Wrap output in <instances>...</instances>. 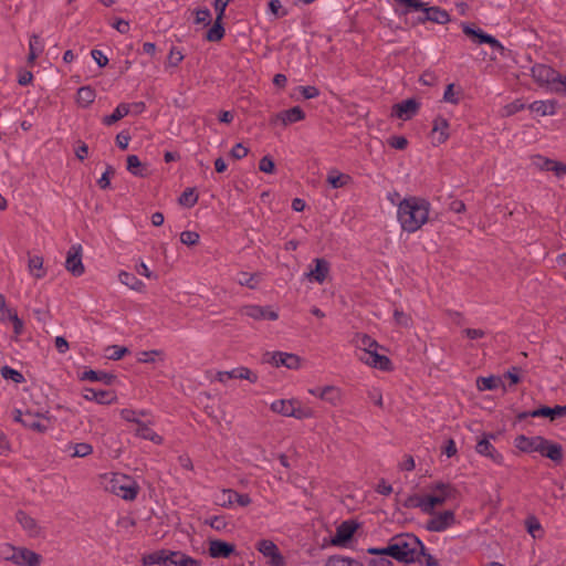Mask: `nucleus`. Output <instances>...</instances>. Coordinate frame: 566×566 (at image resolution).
Segmentation results:
<instances>
[{
    "label": "nucleus",
    "mask_w": 566,
    "mask_h": 566,
    "mask_svg": "<svg viewBox=\"0 0 566 566\" xmlns=\"http://www.w3.org/2000/svg\"><path fill=\"white\" fill-rule=\"evenodd\" d=\"M368 553L386 555L401 563L421 562L420 555H424L422 542L413 534L403 533L390 538L384 548H369Z\"/></svg>",
    "instance_id": "obj_1"
},
{
    "label": "nucleus",
    "mask_w": 566,
    "mask_h": 566,
    "mask_svg": "<svg viewBox=\"0 0 566 566\" xmlns=\"http://www.w3.org/2000/svg\"><path fill=\"white\" fill-rule=\"evenodd\" d=\"M430 205L424 199L409 197L398 205V221L407 232L419 230L429 218Z\"/></svg>",
    "instance_id": "obj_2"
},
{
    "label": "nucleus",
    "mask_w": 566,
    "mask_h": 566,
    "mask_svg": "<svg viewBox=\"0 0 566 566\" xmlns=\"http://www.w3.org/2000/svg\"><path fill=\"white\" fill-rule=\"evenodd\" d=\"M104 488L124 500H134L138 492L137 483L130 476L122 473L106 474L104 476Z\"/></svg>",
    "instance_id": "obj_3"
},
{
    "label": "nucleus",
    "mask_w": 566,
    "mask_h": 566,
    "mask_svg": "<svg viewBox=\"0 0 566 566\" xmlns=\"http://www.w3.org/2000/svg\"><path fill=\"white\" fill-rule=\"evenodd\" d=\"M0 555L4 560H10L19 566H34L35 554L23 547H14L4 544L0 547Z\"/></svg>",
    "instance_id": "obj_4"
},
{
    "label": "nucleus",
    "mask_w": 566,
    "mask_h": 566,
    "mask_svg": "<svg viewBox=\"0 0 566 566\" xmlns=\"http://www.w3.org/2000/svg\"><path fill=\"white\" fill-rule=\"evenodd\" d=\"M430 490L431 493L424 496L427 514H433L437 506L444 504L454 495V489L447 483H437Z\"/></svg>",
    "instance_id": "obj_5"
},
{
    "label": "nucleus",
    "mask_w": 566,
    "mask_h": 566,
    "mask_svg": "<svg viewBox=\"0 0 566 566\" xmlns=\"http://www.w3.org/2000/svg\"><path fill=\"white\" fill-rule=\"evenodd\" d=\"M255 547L268 559L270 566H285V559L273 541L261 539Z\"/></svg>",
    "instance_id": "obj_6"
},
{
    "label": "nucleus",
    "mask_w": 566,
    "mask_h": 566,
    "mask_svg": "<svg viewBox=\"0 0 566 566\" xmlns=\"http://www.w3.org/2000/svg\"><path fill=\"white\" fill-rule=\"evenodd\" d=\"M240 314L254 321H276L279 313L272 306L244 305L240 308Z\"/></svg>",
    "instance_id": "obj_7"
},
{
    "label": "nucleus",
    "mask_w": 566,
    "mask_h": 566,
    "mask_svg": "<svg viewBox=\"0 0 566 566\" xmlns=\"http://www.w3.org/2000/svg\"><path fill=\"white\" fill-rule=\"evenodd\" d=\"M82 253L83 250L80 244H73L67 251L65 269L74 276H81L85 272Z\"/></svg>",
    "instance_id": "obj_8"
},
{
    "label": "nucleus",
    "mask_w": 566,
    "mask_h": 566,
    "mask_svg": "<svg viewBox=\"0 0 566 566\" xmlns=\"http://www.w3.org/2000/svg\"><path fill=\"white\" fill-rule=\"evenodd\" d=\"M217 502L219 505L230 509L234 504L240 506H248L251 504V497L248 494L238 493L231 489H223L221 493L217 497Z\"/></svg>",
    "instance_id": "obj_9"
},
{
    "label": "nucleus",
    "mask_w": 566,
    "mask_h": 566,
    "mask_svg": "<svg viewBox=\"0 0 566 566\" xmlns=\"http://www.w3.org/2000/svg\"><path fill=\"white\" fill-rule=\"evenodd\" d=\"M228 379H244L254 384L258 381V375L244 366L231 370L218 371L216 374V380L219 382L226 384Z\"/></svg>",
    "instance_id": "obj_10"
},
{
    "label": "nucleus",
    "mask_w": 566,
    "mask_h": 566,
    "mask_svg": "<svg viewBox=\"0 0 566 566\" xmlns=\"http://www.w3.org/2000/svg\"><path fill=\"white\" fill-rule=\"evenodd\" d=\"M455 523V515L453 511H443L432 514V517L427 522V530L430 532H443Z\"/></svg>",
    "instance_id": "obj_11"
},
{
    "label": "nucleus",
    "mask_w": 566,
    "mask_h": 566,
    "mask_svg": "<svg viewBox=\"0 0 566 566\" xmlns=\"http://www.w3.org/2000/svg\"><path fill=\"white\" fill-rule=\"evenodd\" d=\"M269 363H271L275 367L285 366L289 369H300L302 366V359L300 356L292 353L284 352H274L268 353Z\"/></svg>",
    "instance_id": "obj_12"
},
{
    "label": "nucleus",
    "mask_w": 566,
    "mask_h": 566,
    "mask_svg": "<svg viewBox=\"0 0 566 566\" xmlns=\"http://www.w3.org/2000/svg\"><path fill=\"white\" fill-rule=\"evenodd\" d=\"M358 358L361 363L384 371L392 369L390 359L387 356L379 354L378 349L368 352V354H360Z\"/></svg>",
    "instance_id": "obj_13"
},
{
    "label": "nucleus",
    "mask_w": 566,
    "mask_h": 566,
    "mask_svg": "<svg viewBox=\"0 0 566 566\" xmlns=\"http://www.w3.org/2000/svg\"><path fill=\"white\" fill-rule=\"evenodd\" d=\"M305 118V113L300 106H294L290 109L282 111L275 114L272 118L273 124L280 123L282 126H287L293 123L301 122Z\"/></svg>",
    "instance_id": "obj_14"
},
{
    "label": "nucleus",
    "mask_w": 566,
    "mask_h": 566,
    "mask_svg": "<svg viewBox=\"0 0 566 566\" xmlns=\"http://www.w3.org/2000/svg\"><path fill=\"white\" fill-rule=\"evenodd\" d=\"M545 439L541 436L526 437L517 436L514 440L515 447L523 452H539Z\"/></svg>",
    "instance_id": "obj_15"
},
{
    "label": "nucleus",
    "mask_w": 566,
    "mask_h": 566,
    "mask_svg": "<svg viewBox=\"0 0 566 566\" xmlns=\"http://www.w3.org/2000/svg\"><path fill=\"white\" fill-rule=\"evenodd\" d=\"M357 523L354 521H345L337 528L336 533L332 538V544L340 546L346 544L354 535L357 530Z\"/></svg>",
    "instance_id": "obj_16"
},
{
    "label": "nucleus",
    "mask_w": 566,
    "mask_h": 566,
    "mask_svg": "<svg viewBox=\"0 0 566 566\" xmlns=\"http://www.w3.org/2000/svg\"><path fill=\"white\" fill-rule=\"evenodd\" d=\"M419 103L413 98H409L395 104L392 107V115L402 120H408L417 113Z\"/></svg>",
    "instance_id": "obj_17"
},
{
    "label": "nucleus",
    "mask_w": 566,
    "mask_h": 566,
    "mask_svg": "<svg viewBox=\"0 0 566 566\" xmlns=\"http://www.w3.org/2000/svg\"><path fill=\"white\" fill-rule=\"evenodd\" d=\"M315 266L305 273V277L322 284L329 274V263L325 259H315Z\"/></svg>",
    "instance_id": "obj_18"
},
{
    "label": "nucleus",
    "mask_w": 566,
    "mask_h": 566,
    "mask_svg": "<svg viewBox=\"0 0 566 566\" xmlns=\"http://www.w3.org/2000/svg\"><path fill=\"white\" fill-rule=\"evenodd\" d=\"M493 434H484L481 440L478 441L475 450L479 454L491 458L494 462L501 463L503 458L496 452L494 447L491 444V439H493Z\"/></svg>",
    "instance_id": "obj_19"
},
{
    "label": "nucleus",
    "mask_w": 566,
    "mask_h": 566,
    "mask_svg": "<svg viewBox=\"0 0 566 566\" xmlns=\"http://www.w3.org/2000/svg\"><path fill=\"white\" fill-rule=\"evenodd\" d=\"M83 398L90 401H96L101 405H109L116 400V395L106 390H96L93 388H85L82 394Z\"/></svg>",
    "instance_id": "obj_20"
},
{
    "label": "nucleus",
    "mask_w": 566,
    "mask_h": 566,
    "mask_svg": "<svg viewBox=\"0 0 566 566\" xmlns=\"http://www.w3.org/2000/svg\"><path fill=\"white\" fill-rule=\"evenodd\" d=\"M165 566H201L200 562L178 551L167 552Z\"/></svg>",
    "instance_id": "obj_21"
},
{
    "label": "nucleus",
    "mask_w": 566,
    "mask_h": 566,
    "mask_svg": "<svg viewBox=\"0 0 566 566\" xmlns=\"http://www.w3.org/2000/svg\"><path fill=\"white\" fill-rule=\"evenodd\" d=\"M424 17L420 19L421 22L431 21L439 24H446L449 22V13L439 7H428L427 3L422 9Z\"/></svg>",
    "instance_id": "obj_22"
},
{
    "label": "nucleus",
    "mask_w": 566,
    "mask_h": 566,
    "mask_svg": "<svg viewBox=\"0 0 566 566\" xmlns=\"http://www.w3.org/2000/svg\"><path fill=\"white\" fill-rule=\"evenodd\" d=\"M234 549L235 547L233 544L220 539L210 541L209 543V554L213 558L229 557Z\"/></svg>",
    "instance_id": "obj_23"
},
{
    "label": "nucleus",
    "mask_w": 566,
    "mask_h": 566,
    "mask_svg": "<svg viewBox=\"0 0 566 566\" xmlns=\"http://www.w3.org/2000/svg\"><path fill=\"white\" fill-rule=\"evenodd\" d=\"M566 415V406H556L554 408L543 407L531 412H523L518 417L521 419L531 416V417H549L554 420L557 417H562Z\"/></svg>",
    "instance_id": "obj_24"
},
{
    "label": "nucleus",
    "mask_w": 566,
    "mask_h": 566,
    "mask_svg": "<svg viewBox=\"0 0 566 566\" xmlns=\"http://www.w3.org/2000/svg\"><path fill=\"white\" fill-rule=\"evenodd\" d=\"M13 420L29 429H35V416L27 407H17L13 409Z\"/></svg>",
    "instance_id": "obj_25"
},
{
    "label": "nucleus",
    "mask_w": 566,
    "mask_h": 566,
    "mask_svg": "<svg viewBox=\"0 0 566 566\" xmlns=\"http://www.w3.org/2000/svg\"><path fill=\"white\" fill-rule=\"evenodd\" d=\"M533 78L539 84H551L553 76H555V70L544 65L536 64L531 70Z\"/></svg>",
    "instance_id": "obj_26"
},
{
    "label": "nucleus",
    "mask_w": 566,
    "mask_h": 566,
    "mask_svg": "<svg viewBox=\"0 0 566 566\" xmlns=\"http://www.w3.org/2000/svg\"><path fill=\"white\" fill-rule=\"evenodd\" d=\"M432 138L438 144H442L449 138V123L446 118L437 117L433 120Z\"/></svg>",
    "instance_id": "obj_27"
},
{
    "label": "nucleus",
    "mask_w": 566,
    "mask_h": 566,
    "mask_svg": "<svg viewBox=\"0 0 566 566\" xmlns=\"http://www.w3.org/2000/svg\"><path fill=\"white\" fill-rule=\"evenodd\" d=\"M353 342L361 354H368V352L381 348L380 345L367 334H356Z\"/></svg>",
    "instance_id": "obj_28"
},
{
    "label": "nucleus",
    "mask_w": 566,
    "mask_h": 566,
    "mask_svg": "<svg viewBox=\"0 0 566 566\" xmlns=\"http://www.w3.org/2000/svg\"><path fill=\"white\" fill-rule=\"evenodd\" d=\"M539 453L554 462H560L563 459V448L558 443L551 442L545 439Z\"/></svg>",
    "instance_id": "obj_29"
},
{
    "label": "nucleus",
    "mask_w": 566,
    "mask_h": 566,
    "mask_svg": "<svg viewBox=\"0 0 566 566\" xmlns=\"http://www.w3.org/2000/svg\"><path fill=\"white\" fill-rule=\"evenodd\" d=\"M318 398L332 406H338L342 402V391L335 386H325L321 388Z\"/></svg>",
    "instance_id": "obj_30"
},
{
    "label": "nucleus",
    "mask_w": 566,
    "mask_h": 566,
    "mask_svg": "<svg viewBox=\"0 0 566 566\" xmlns=\"http://www.w3.org/2000/svg\"><path fill=\"white\" fill-rule=\"evenodd\" d=\"M118 281L127 286L128 289L136 291V292H144L145 290V283L137 279L133 273H129L127 271H120L118 273Z\"/></svg>",
    "instance_id": "obj_31"
},
{
    "label": "nucleus",
    "mask_w": 566,
    "mask_h": 566,
    "mask_svg": "<svg viewBox=\"0 0 566 566\" xmlns=\"http://www.w3.org/2000/svg\"><path fill=\"white\" fill-rule=\"evenodd\" d=\"M462 31L465 35L470 36L478 44H488L493 38L492 35L483 32L481 29H475L471 24L462 23Z\"/></svg>",
    "instance_id": "obj_32"
},
{
    "label": "nucleus",
    "mask_w": 566,
    "mask_h": 566,
    "mask_svg": "<svg viewBox=\"0 0 566 566\" xmlns=\"http://www.w3.org/2000/svg\"><path fill=\"white\" fill-rule=\"evenodd\" d=\"M295 399H279L271 403L270 409L283 417H291Z\"/></svg>",
    "instance_id": "obj_33"
},
{
    "label": "nucleus",
    "mask_w": 566,
    "mask_h": 566,
    "mask_svg": "<svg viewBox=\"0 0 566 566\" xmlns=\"http://www.w3.org/2000/svg\"><path fill=\"white\" fill-rule=\"evenodd\" d=\"M327 182L331 185L332 188H343L347 186L349 182H352V177L349 175L339 172L336 169H332L327 175Z\"/></svg>",
    "instance_id": "obj_34"
},
{
    "label": "nucleus",
    "mask_w": 566,
    "mask_h": 566,
    "mask_svg": "<svg viewBox=\"0 0 566 566\" xmlns=\"http://www.w3.org/2000/svg\"><path fill=\"white\" fill-rule=\"evenodd\" d=\"M129 112H130V105L126 104V103H122L115 108V111L111 115L104 116L102 122L104 125L111 126V125L115 124L116 122H118L119 119H122L123 117H125L126 115H128Z\"/></svg>",
    "instance_id": "obj_35"
},
{
    "label": "nucleus",
    "mask_w": 566,
    "mask_h": 566,
    "mask_svg": "<svg viewBox=\"0 0 566 566\" xmlns=\"http://www.w3.org/2000/svg\"><path fill=\"white\" fill-rule=\"evenodd\" d=\"M530 109L542 116L554 115L556 113L555 101H535L530 105Z\"/></svg>",
    "instance_id": "obj_36"
},
{
    "label": "nucleus",
    "mask_w": 566,
    "mask_h": 566,
    "mask_svg": "<svg viewBox=\"0 0 566 566\" xmlns=\"http://www.w3.org/2000/svg\"><path fill=\"white\" fill-rule=\"evenodd\" d=\"M167 552H168V549H159V551L146 554L143 556L142 563L145 566H150V565L165 566L166 558H167Z\"/></svg>",
    "instance_id": "obj_37"
},
{
    "label": "nucleus",
    "mask_w": 566,
    "mask_h": 566,
    "mask_svg": "<svg viewBox=\"0 0 566 566\" xmlns=\"http://www.w3.org/2000/svg\"><path fill=\"white\" fill-rule=\"evenodd\" d=\"M137 426L138 427L136 429V436L146 440H150L151 442L157 444L163 443V438L159 434H157L154 430H151L146 423L139 421Z\"/></svg>",
    "instance_id": "obj_38"
},
{
    "label": "nucleus",
    "mask_w": 566,
    "mask_h": 566,
    "mask_svg": "<svg viewBox=\"0 0 566 566\" xmlns=\"http://www.w3.org/2000/svg\"><path fill=\"white\" fill-rule=\"evenodd\" d=\"M95 91L91 86H83L78 88L76 102L81 107L90 106L95 99Z\"/></svg>",
    "instance_id": "obj_39"
},
{
    "label": "nucleus",
    "mask_w": 566,
    "mask_h": 566,
    "mask_svg": "<svg viewBox=\"0 0 566 566\" xmlns=\"http://www.w3.org/2000/svg\"><path fill=\"white\" fill-rule=\"evenodd\" d=\"M115 376L107 373L86 370L82 375L83 380L102 381L106 385H111L115 380Z\"/></svg>",
    "instance_id": "obj_40"
},
{
    "label": "nucleus",
    "mask_w": 566,
    "mask_h": 566,
    "mask_svg": "<svg viewBox=\"0 0 566 566\" xmlns=\"http://www.w3.org/2000/svg\"><path fill=\"white\" fill-rule=\"evenodd\" d=\"M67 451L72 458H85L93 452V447L86 442L72 443L67 446Z\"/></svg>",
    "instance_id": "obj_41"
},
{
    "label": "nucleus",
    "mask_w": 566,
    "mask_h": 566,
    "mask_svg": "<svg viewBox=\"0 0 566 566\" xmlns=\"http://www.w3.org/2000/svg\"><path fill=\"white\" fill-rule=\"evenodd\" d=\"M502 385V380L495 376L479 377L476 379V387L480 391L493 390Z\"/></svg>",
    "instance_id": "obj_42"
},
{
    "label": "nucleus",
    "mask_w": 566,
    "mask_h": 566,
    "mask_svg": "<svg viewBox=\"0 0 566 566\" xmlns=\"http://www.w3.org/2000/svg\"><path fill=\"white\" fill-rule=\"evenodd\" d=\"M237 282L242 286L254 290L259 285L260 275L258 273L250 274L248 272H241L238 274Z\"/></svg>",
    "instance_id": "obj_43"
},
{
    "label": "nucleus",
    "mask_w": 566,
    "mask_h": 566,
    "mask_svg": "<svg viewBox=\"0 0 566 566\" xmlns=\"http://www.w3.org/2000/svg\"><path fill=\"white\" fill-rule=\"evenodd\" d=\"M223 36L224 28L222 25V20H218V18H216L213 25L208 30L206 34V39L210 42H217L220 41Z\"/></svg>",
    "instance_id": "obj_44"
},
{
    "label": "nucleus",
    "mask_w": 566,
    "mask_h": 566,
    "mask_svg": "<svg viewBox=\"0 0 566 566\" xmlns=\"http://www.w3.org/2000/svg\"><path fill=\"white\" fill-rule=\"evenodd\" d=\"M314 416L315 411L312 408L303 406L298 400L295 399V405L293 407V413L291 417L303 420L313 418Z\"/></svg>",
    "instance_id": "obj_45"
},
{
    "label": "nucleus",
    "mask_w": 566,
    "mask_h": 566,
    "mask_svg": "<svg viewBox=\"0 0 566 566\" xmlns=\"http://www.w3.org/2000/svg\"><path fill=\"white\" fill-rule=\"evenodd\" d=\"M127 170L136 177L145 176L143 170V164L136 155H129L127 157Z\"/></svg>",
    "instance_id": "obj_46"
},
{
    "label": "nucleus",
    "mask_w": 566,
    "mask_h": 566,
    "mask_svg": "<svg viewBox=\"0 0 566 566\" xmlns=\"http://www.w3.org/2000/svg\"><path fill=\"white\" fill-rule=\"evenodd\" d=\"M394 321L396 325L403 328H410L413 325L411 316L399 308L394 310Z\"/></svg>",
    "instance_id": "obj_47"
},
{
    "label": "nucleus",
    "mask_w": 566,
    "mask_h": 566,
    "mask_svg": "<svg viewBox=\"0 0 566 566\" xmlns=\"http://www.w3.org/2000/svg\"><path fill=\"white\" fill-rule=\"evenodd\" d=\"M402 505L407 509L419 507L423 513L427 514L424 496L409 495L407 499H405Z\"/></svg>",
    "instance_id": "obj_48"
},
{
    "label": "nucleus",
    "mask_w": 566,
    "mask_h": 566,
    "mask_svg": "<svg viewBox=\"0 0 566 566\" xmlns=\"http://www.w3.org/2000/svg\"><path fill=\"white\" fill-rule=\"evenodd\" d=\"M0 373L4 379H10V380L14 381L15 384H20V382L24 381L23 375L20 371L12 369L9 366H3L0 370Z\"/></svg>",
    "instance_id": "obj_49"
},
{
    "label": "nucleus",
    "mask_w": 566,
    "mask_h": 566,
    "mask_svg": "<svg viewBox=\"0 0 566 566\" xmlns=\"http://www.w3.org/2000/svg\"><path fill=\"white\" fill-rule=\"evenodd\" d=\"M492 50H493V53L491 55V60L492 61H495L497 60L499 57H504L506 56V52L507 50L502 45V43L495 39L494 36L490 40V42L488 43Z\"/></svg>",
    "instance_id": "obj_50"
},
{
    "label": "nucleus",
    "mask_w": 566,
    "mask_h": 566,
    "mask_svg": "<svg viewBox=\"0 0 566 566\" xmlns=\"http://www.w3.org/2000/svg\"><path fill=\"white\" fill-rule=\"evenodd\" d=\"M326 566H363L359 562L339 556L329 557Z\"/></svg>",
    "instance_id": "obj_51"
},
{
    "label": "nucleus",
    "mask_w": 566,
    "mask_h": 566,
    "mask_svg": "<svg viewBox=\"0 0 566 566\" xmlns=\"http://www.w3.org/2000/svg\"><path fill=\"white\" fill-rule=\"evenodd\" d=\"M179 203L185 207H192L197 203L198 197L193 189H186L179 197Z\"/></svg>",
    "instance_id": "obj_52"
},
{
    "label": "nucleus",
    "mask_w": 566,
    "mask_h": 566,
    "mask_svg": "<svg viewBox=\"0 0 566 566\" xmlns=\"http://www.w3.org/2000/svg\"><path fill=\"white\" fill-rule=\"evenodd\" d=\"M531 165L538 170H548L552 159L542 155H533L530 157Z\"/></svg>",
    "instance_id": "obj_53"
},
{
    "label": "nucleus",
    "mask_w": 566,
    "mask_h": 566,
    "mask_svg": "<svg viewBox=\"0 0 566 566\" xmlns=\"http://www.w3.org/2000/svg\"><path fill=\"white\" fill-rule=\"evenodd\" d=\"M551 84L553 85V92L566 93V76H563L562 74L555 71V76H553V81Z\"/></svg>",
    "instance_id": "obj_54"
},
{
    "label": "nucleus",
    "mask_w": 566,
    "mask_h": 566,
    "mask_svg": "<svg viewBox=\"0 0 566 566\" xmlns=\"http://www.w3.org/2000/svg\"><path fill=\"white\" fill-rule=\"evenodd\" d=\"M551 84L553 85V92L566 93V76H563L562 74L555 71V76H553V81Z\"/></svg>",
    "instance_id": "obj_55"
},
{
    "label": "nucleus",
    "mask_w": 566,
    "mask_h": 566,
    "mask_svg": "<svg viewBox=\"0 0 566 566\" xmlns=\"http://www.w3.org/2000/svg\"><path fill=\"white\" fill-rule=\"evenodd\" d=\"M164 355L163 350L153 349V350H146L138 354V361L139 363H155V357H161Z\"/></svg>",
    "instance_id": "obj_56"
},
{
    "label": "nucleus",
    "mask_w": 566,
    "mask_h": 566,
    "mask_svg": "<svg viewBox=\"0 0 566 566\" xmlns=\"http://www.w3.org/2000/svg\"><path fill=\"white\" fill-rule=\"evenodd\" d=\"M397 3L405 6L407 9L402 12L403 14L408 13L409 10L422 11L424 8V2L420 0H395Z\"/></svg>",
    "instance_id": "obj_57"
},
{
    "label": "nucleus",
    "mask_w": 566,
    "mask_h": 566,
    "mask_svg": "<svg viewBox=\"0 0 566 566\" xmlns=\"http://www.w3.org/2000/svg\"><path fill=\"white\" fill-rule=\"evenodd\" d=\"M200 235L195 231H182L180 233V241L186 245H196L199 242Z\"/></svg>",
    "instance_id": "obj_58"
},
{
    "label": "nucleus",
    "mask_w": 566,
    "mask_h": 566,
    "mask_svg": "<svg viewBox=\"0 0 566 566\" xmlns=\"http://www.w3.org/2000/svg\"><path fill=\"white\" fill-rule=\"evenodd\" d=\"M259 169L265 174H273L275 164L271 156H263L259 163Z\"/></svg>",
    "instance_id": "obj_59"
},
{
    "label": "nucleus",
    "mask_w": 566,
    "mask_h": 566,
    "mask_svg": "<svg viewBox=\"0 0 566 566\" xmlns=\"http://www.w3.org/2000/svg\"><path fill=\"white\" fill-rule=\"evenodd\" d=\"M211 20V13L209 9H198L196 11L195 23L209 25Z\"/></svg>",
    "instance_id": "obj_60"
},
{
    "label": "nucleus",
    "mask_w": 566,
    "mask_h": 566,
    "mask_svg": "<svg viewBox=\"0 0 566 566\" xmlns=\"http://www.w3.org/2000/svg\"><path fill=\"white\" fill-rule=\"evenodd\" d=\"M107 350L111 352V354L108 355V358H111L113 360H118L128 353L127 347L117 346V345L108 347Z\"/></svg>",
    "instance_id": "obj_61"
},
{
    "label": "nucleus",
    "mask_w": 566,
    "mask_h": 566,
    "mask_svg": "<svg viewBox=\"0 0 566 566\" xmlns=\"http://www.w3.org/2000/svg\"><path fill=\"white\" fill-rule=\"evenodd\" d=\"M548 170L553 171L557 177H563L566 175V165L552 159Z\"/></svg>",
    "instance_id": "obj_62"
},
{
    "label": "nucleus",
    "mask_w": 566,
    "mask_h": 566,
    "mask_svg": "<svg viewBox=\"0 0 566 566\" xmlns=\"http://www.w3.org/2000/svg\"><path fill=\"white\" fill-rule=\"evenodd\" d=\"M454 88V84H449L444 91V94H443V99L448 103H451V104H458L459 103V97L458 95L454 93L453 91Z\"/></svg>",
    "instance_id": "obj_63"
},
{
    "label": "nucleus",
    "mask_w": 566,
    "mask_h": 566,
    "mask_svg": "<svg viewBox=\"0 0 566 566\" xmlns=\"http://www.w3.org/2000/svg\"><path fill=\"white\" fill-rule=\"evenodd\" d=\"M368 398L370 400H373L376 406H378L380 408L384 407L382 394L379 389L373 388V389L368 390Z\"/></svg>",
    "instance_id": "obj_64"
}]
</instances>
